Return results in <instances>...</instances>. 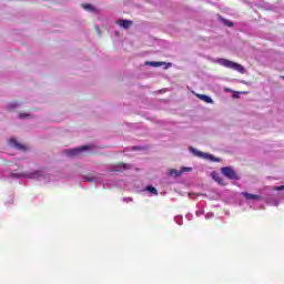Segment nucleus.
<instances>
[{
    "mask_svg": "<svg viewBox=\"0 0 284 284\" xmlns=\"http://www.w3.org/2000/svg\"><path fill=\"white\" fill-rule=\"evenodd\" d=\"M217 63L220 65H223L224 68H229L230 70H235L236 72H240L241 74H245V68L234 61H230L227 59H219Z\"/></svg>",
    "mask_w": 284,
    "mask_h": 284,
    "instance_id": "1",
    "label": "nucleus"
},
{
    "mask_svg": "<svg viewBox=\"0 0 284 284\" xmlns=\"http://www.w3.org/2000/svg\"><path fill=\"white\" fill-rule=\"evenodd\" d=\"M221 172L223 176L230 179L231 181H239L241 179V176L236 174V171H234L232 166H224L221 169Z\"/></svg>",
    "mask_w": 284,
    "mask_h": 284,
    "instance_id": "2",
    "label": "nucleus"
},
{
    "mask_svg": "<svg viewBox=\"0 0 284 284\" xmlns=\"http://www.w3.org/2000/svg\"><path fill=\"white\" fill-rule=\"evenodd\" d=\"M85 150H90V146L82 145V146H79L77 149H70V150L67 151V154L69 156H79V154H81V152H83Z\"/></svg>",
    "mask_w": 284,
    "mask_h": 284,
    "instance_id": "3",
    "label": "nucleus"
},
{
    "mask_svg": "<svg viewBox=\"0 0 284 284\" xmlns=\"http://www.w3.org/2000/svg\"><path fill=\"white\" fill-rule=\"evenodd\" d=\"M14 176H18L19 179H39V176H41V171H34L31 173H18Z\"/></svg>",
    "mask_w": 284,
    "mask_h": 284,
    "instance_id": "4",
    "label": "nucleus"
},
{
    "mask_svg": "<svg viewBox=\"0 0 284 284\" xmlns=\"http://www.w3.org/2000/svg\"><path fill=\"white\" fill-rule=\"evenodd\" d=\"M115 23L116 26H120V28L129 30L134 22L132 20H118Z\"/></svg>",
    "mask_w": 284,
    "mask_h": 284,
    "instance_id": "5",
    "label": "nucleus"
},
{
    "mask_svg": "<svg viewBox=\"0 0 284 284\" xmlns=\"http://www.w3.org/2000/svg\"><path fill=\"white\" fill-rule=\"evenodd\" d=\"M10 145H12L13 148H16L17 150H20L21 152H26V150H28V146H26L24 144L19 143L17 140L11 139L10 140Z\"/></svg>",
    "mask_w": 284,
    "mask_h": 284,
    "instance_id": "6",
    "label": "nucleus"
},
{
    "mask_svg": "<svg viewBox=\"0 0 284 284\" xmlns=\"http://www.w3.org/2000/svg\"><path fill=\"white\" fill-rule=\"evenodd\" d=\"M146 65H152L153 68H161V65H165V70H168V68H172V63H165V62H156V61H151V62H146Z\"/></svg>",
    "mask_w": 284,
    "mask_h": 284,
    "instance_id": "7",
    "label": "nucleus"
},
{
    "mask_svg": "<svg viewBox=\"0 0 284 284\" xmlns=\"http://www.w3.org/2000/svg\"><path fill=\"white\" fill-rule=\"evenodd\" d=\"M242 195L247 200V201H261V195L247 193V192H242Z\"/></svg>",
    "mask_w": 284,
    "mask_h": 284,
    "instance_id": "8",
    "label": "nucleus"
},
{
    "mask_svg": "<svg viewBox=\"0 0 284 284\" xmlns=\"http://www.w3.org/2000/svg\"><path fill=\"white\" fill-rule=\"evenodd\" d=\"M125 170H130V164H125V163H119L115 166V172H123Z\"/></svg>",
    "mask_w": 284,
    "mask_h": 284,
    "instance_id": "9",
    "label": "nucleus"
},
{
    "mask_svg": "<svg viewBox=\"0 0 284 284\" xmlns=\"http://www.w3.org/2000/svg\"><path fill=\"white\" fill-rule=\"evenodd\" d=\"M197 98H200L201 101H204L205 103H213L212 98L205 94H197Z\"/></svg>",
    "mask_w": 284,
    "mask_h": 284,
    "instance_id": "10",
    "label": "nucleus"
},
{
    "mask_svg": "<svg viewBox=\"0 0 284 284\" xmlns=\"http://www.w3.org/2000/svg\"><path fill=\"white\" fill-rule=\"evenodd\" d=\"M146 190H148V192H150V193L153 194L154 196H159V191L156 190V187H154V186H148Z\"/></svg>",
    "mask_w": 284,
    "mask_h": 284,
    "instance_id": "11",
    "label": "nucleus"
},
{
    "mask_svg": "<svg viewBox=\"0 0 284 284\" xmlns=\"http://www.w3.org/2000/svg\"><path fill=\"white\" fill-rule=\"evenodd\" d=\"M224 26H226L227 28H234V22L227 20V19H222Z\"/></svg>",
    "mask_w": 284,
    "mask_h": 284,
    "instance_id": "12",
    "label": "nucleus"
},
{
    "mask_svg": "<svg viewBox=\"0 0 284 284\" xmlns=\"http://www.w3.org/2000/svg\"><path fill=\"white\" fill-rule=\"evenodd\" d=\"M190 151L193 152V154H195V156H203V152L201 151H197L196 149L194 148H190Z\"/></svg>",
    "mask_w": 284,
    "mask_h": 284,
    "instance_id": "13",
    "label": "nucleus"
},
{
    "mask_svg": "<svg viewBox=\"0 0 284 284\" xmlns=\"http://www.w3.org/2000/svg\"><path fill=\"white\" fill-rule=\"evenodd\" d=\"M82 8L88 10V12H94V7H92V4H82Z\"/></svg>",
    "mask_w": 284,
    "mask_h": 284,
    "instance_id": "14",
    "label": "nucleus"
},
{
    "mask_svg": "<svg viewBox=\"0 0 284 284\" xmlns=\"http://www.w3.org/2000/svg\"><path fill=\"white\" fill-rule=\"evenodd\" d=\"M14 108H19V103L14 102V103H10V104L8 105V110H9L10 112H12V110H14Z\"/></svg>",
    "mask_w": 284,
    "mask_h": 284,
    "instance_id": "15",
    "label": "nucleus"
},
{
    "mask_svg": "<svg viewBox=\"0 0 284 284\" xmlns=\"http://www.w3.org/2000/svg\"><path fill=\"white\" fill-rule=\"evenodd\" d=\"M30 114L29 113H19V119H30Z\"/></svg>",
    "mask_w": 284,
    "mask_h": 284,
    "instance_id": "16",
    "label": "nucleus"
},
{
    "mask_svg": "<svg viewBox=\"0 0 284 284\" xmlns=\"http://www.w3.org/2000/svg\"><path fill=\"white\" fill-rule=\"evenodd\" d=\"M174 174H175V176H179V171H176V170H171V171H170V175H171V176H174Z\"/></svg>",
    "mask_w": 284,
    "mask_h": 284,
    "instance_id": "17",
    "label": "nucleus"
},
{
    "mask_svg": "<svg viewBox=\"0 0 284 284\" xmlns=\"http://www.w3.org/2000/svg\"><path fill=\"white\" fill-rule=\"evenodd\" d=\"M214 180L220 183V184H223V180L220 178V176H214Z\"/></svg>",
    "mask_w": 284,
    "mask_h": 284,
    "instance_id": "18",
    "label": "nucleus"
},
{
    "mask_svg": "<svg viewBox=\"0 0 284 284\" xmlns=\"http://www.w3.org/2000/svg\"><path fill=\"white\" fill-rule=\"evenodd\" d=\"M275 190H277V192H282L284 190V185L277 186Z\"/></svg>",
    "mask_w": 284,
    "mask_h": 284,
    "instance_id": "19",
    "label": "nucleus"
},
{
    "mask_svg": "<svg viewBox=\"0 0 284 284\" xmlns=\"http://www.w3.org/2000/svg\"><path fill=\"white\" fill-rule=\"evenodd\" d=\"M211 161H219V159L214 158L213 155H209Z\"/></svg>",
    "mask_w": 284,
    "mask_h": 284,
    "instance_id": "20",
    "label": "nucleus"
},
{
    "mask_svg": "<svg viewBox=\"0 0 284 284\" xmlns=\"http://www.w3.org/2000/svg\"><path fill=\"white\" fill-rule=\"evenodd\" d=\"M87 181H89L90 183H92V181H94V179H92V178H87Z\"/></svg>",
    "mask_w": 284,
    "mask_h": 284,
    "instance_id": "21",
    "label": "nucleus"
},
{
    "mask_svg": "<svg viewBox=\"0 0 284 284\" xmlns=\"http://www.w3.org/2000/svg\"><path fill=\"white\" fill-rule=\"evenodd\" d=\"M133 150H136V146H133Z\"/></svg>",
    "mask_w": 284,
    "mask_h": 284,
    "instance_id": "22",
    "label": "nucleus"
}]
</instances>
